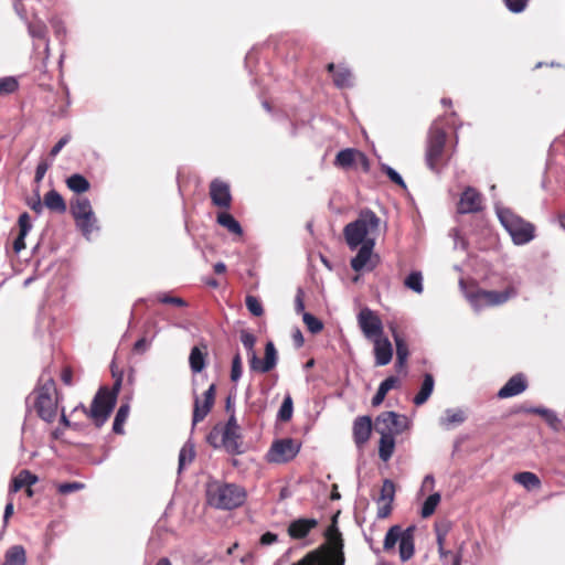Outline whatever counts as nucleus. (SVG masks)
<instances>
[{
	"instance_id": "nucleus-1",
	"label": "nucleus",
	"mask_w": 565,
	"mask_h": 565,
	"mask_svg": "<svg viewBox=\"0 0 565 565\" xmlns=\"http://www.w3.org/2000/svg\"><path fill=\"white\" fill-rule=\"evenodd\" d=\"M380 227L381 218L370 209L362 210L355 221L344 226L343 235L349 248L351 250L358 249L356 255L350 263L354 271H371L375 268L376 256L373 250Z\"/></svg>"
},
{
	"instance_id": "nucleus-2",
	"label": "nucleus",
	"mask_w": 565,
	"mask_h": 565,
	"mask_svg": "<svg viewBox=\"0 0 565 565\" xmlns=\"http://www.w3.org/2000/svg\"><path fill=\"white\" fill-rule=\"evenodd\" d=\"M246 495L245 489L235 483L213 481L206 487L207 503L220 510H233L243 505Z\"/></svg>"
},
{
	"instance_id": "nucleus-3",
	"label": "nucleus",
	"mask_w": 565,
	"mask_h": 565,
	"mask_svg": "<svg viewBox=\"0 0 565 565\" xmlns=\"http://www.w3.org/2000/svg\"><path fill=\"white\" fill-rule=\"evenodd\" d=\"M327 540L329 547L321 551H313L292 565H344L343 541L339 530L332 525L328 529Z\"/></svg>"
},
{
	"instance_id": "nucleus-4",
	"label": "nucleus",
	"mask_w": 565,
	"mask_h": 565,
	"mask_svg": "<svg viewBox=\"0 0 565 565\" xmlns=\"http://www.w3.org/2000/svg\"><path fill=\"white\" fill-rule=\"evenodd\" d=\"M120 387V380L114 385L113 391L107 387L98 390L92 402L90 408L88 409L85 405L79 404L74 411L81 409L86 416H88L96 426L100 427L108 419L113 408L117 401V394Z\"/></svg>"
},
{
	"instance_id": "nucleus-5",
	"label": "nucleus",
	"mask_w": 565,
	"mask_h": 565,
	"mask_svg": "<svg viewBox=\"0 0 565 565\" xmlns=\"http://www.w3.org/2000/svg\"><path fill=\"white\" fill-rule=\"evenodd\" d=\"M498 218L515 245H525L534 239L535 226L513 213L510 209L495 205Z\"/></svg>"
},
{
	"instance_id": "nucleus-6",
	"label": "nucleus",
	"mask_w": 565,
	"mask_h": 565,
	"mask_svg": "<svg viewBox=\"0 0 565 565\" xmlns=\"http://www.w3.org/2000/svg\"><path fill=\"white\" fill-rule=\"evenodd\" d=\"M415 525H411L405 530H402L399 525L391 526L384 537V551H391L395 547L396 543H399V557L403 562L408 561L415 552Z\"/></svg>"
},
{
	"instance_id": "nucleus-7",
	"label": "nucleus",
	"mask_w": 565,
	"mask_h": 565,
	"mask_svg": "<svg viewBox=\"0 0 565 565\" xmlns=\"http://www.w3.org/2000/svg\"><path fill=\"white\" fill-rule=\"evenodd\" d=\"M301 449V444L292 438L275 439L265 455V460L273 465H284L294 460Z\"/></svg>"
},
{
	"instance_id": "nucleus-8",
	"label": "nucleus",
	"mask_w": 565,
	"mask_h": 565,
	"mask_svg": "<svg viewBox=\"0 0 565 565\" xmlns=\"http://www.w3.org/2000/svg\"><path fill=\"white\" fill-rule=\"evenodd\" d=\"M218 435H222V445L228 454H242L243 452L239 426L237 424L234 411L232 412V414L224 427H222V428L214 427V429L209 435V441L211 444H213V440Z\"/></svg>"
},
{
	"instance_id": "nucleus-9",
	"label": "nucleus",
	"mask_w": 565,
	"mask_h": 565,
	"mask_svg": "<svg viewBox=\"0 0 565 565\" xmlns=\"http://www.w3.org/2000/svg\"><path fill=\"white\" fill-rule=\"evenodd\" d=\"M515 286H509L504 290H478L469 296V301L476 310L484 307L500 306L516 297Z\"/></svg>"
},
{
	"instance_id": "nucleus-10",
	"label": "nucleus",
	"mask_w": 565,
	"mask_h": 565,
	"mask_svg": "<svg viewBox=\"0 0 565 565\" xmlns=\"http://www.w3.org/2000/svg\"><path fill=\"white\" fill-rule=\"evenodd\" d=\"M55 387L53 381L35 392L34 408L41 419L46 423L54 422L57 413V402L54 398Z\"/></svg>"
},
{
	"instance_id": "nucleus-11",
	"label": "nucleus",
	"mask_w": 565,
	"mask_h": 565,
	"mask_svg": "<svg viewBox=\"0 0 565 565\" xmlns=\"http://www.w3.org/2000/svg\"><path fill=\"white\" fill-rule=\"evenodd\" d=\"M446 143V132L435 121L429 130L427 149H426V163L431 171H438V166L441 161Z\"/></svg>"
},
{
	"instance_id": "nucleus-12",
	"label": "nucleus",
	"mask_w": 565,
	"mask_h": 565,
	"mask_svg": "<svg viewBox=\"0 0 565 565\" xmlns=\"http://www.w3.org/2000/svg\"><path fill=\"white\" fill-rule=\"evenodd\" d=\"M408 427V419L405 415L395 412H383L375 419V431L380 435L388 434L396 436Z\"/></svg>"
},
{
	"instance_id": "nucleus-13",
	"label": "nucleus",
	"mask_w": 565,
	"mask_h": 565,
	"mask_svg": "<svg viewBox=\"0 0 565 565\" xmlns=\"http://www.w3.org/2000/svg\"><path fill=\"white\" fill-rule=\"evenodd\" d=\"M359 327L365 338L374 340L383 335V324L379 316L369 308H363L358 315Z\"/></svg>"
},
{
	"instance_id": "nucleus-14",
	"label": "nucleus",
	"mask_w": 565,
	"mask_h": 565,
	"mask_svg": "<svg viewBox=\"0 0 565 565\" xmlns=\"http://www.w3.org/2000/svg\"><path fill=\"white\" fill-rule=\"evenodd\" d=\"M481 194L471 186L466 188L458 202L457 210L460 214L476 213L482 209Z\"/></svg>"
},
{
	"instance_id": "nucleus-15",
	"label": "nucleus",
	"mask_w": 565,
	"mask_h": 565,
	"mask_svg": "<svg viewBox=\"0 0 565 565\" xmlns=\"http://www.w3.org/2000/svg\"><path fill=\"white\" fill-rule=\"evenodd\" d=\"M250 369L260 373H267L271 371L277 364V351L273 342H267L265 347V358L259 360L255 352L250 356Z\"/></svg>"
},
{
	"instance_id": "nucleus-16",
	"label": "nucleus",
	"mask_w": 565,
	"mask_h": 565,
	"mask_svg": "<svg viewBox=\"0 0 565 565\" xmlns=\"http://www.w3.org/2000/svg\"><path fill=\"white\" fill-rule=\"evenodd\" d=\"M210 196L214 205L230 209L232 195L228 183L220 179H214L210 184Z\"/></svg>"
},
{
	"instance_id": "nucleus-17",
	"label": "nucleus",
	"mask_w": 565,
	"mask_h": 565,
	"mask_svg": "<svg viewBox=\"0 0 565 565\" xmlns=\"http://www.w3.org/2000/svg\"><path fill=\"white\" fill-rule=\"evenodd\" d=\"M215 399V385L212 384L204 393L203 401H200L199 397L195 398L194 409H193V425H196L199 422L203 420L206 415L210 413Z\"/></svg>"
},
{
	"instance_id": "nucleus-18",
	"label": "nucleus",
	"mask_w": 565,
	"mask_h": 565,
	"mask_svg": "<svg viewBox=\"0 0 565 565\" xmlns=\"http://www.w3.org/2000/svg\"><path fill=\"white\" fill-rule=\"evenodd\" d=\"M374 343V356L375 365L384 366L387 365L393 358V347L391 341L385 337H377L372 340Z\"/></svg>"
},
{
	"instance_id": "nucleus-19",
	"label": "nucleus",
	"mask_w": 565,
	"mask_h": 565,
	"mask_svg": "<svg viewBox=\"0 0 565 565\" xmlns=\"http://www.w3.org/2000/svg\"><path fill=\"white\" fill-rule=\"evenodd\" d=\"M372 420L370 416H360L353 423V439L359 448H362L370 439Z\"/></svg>"
},
{
	"instance_id": "nucleus-20",
	"label": "nucleus",
	"mask_w": 565,
	"mask_h": 565,
	"mask_svg": "<svg viewBox=\"0 0 565 565\" xmlns=\"http://www.w3.org/2000/svg\"><path fill=\"white\" fill-rule=\"evenodd\" d=\"M317 525L318 521L316 519L300 518L290 522L288 534L295 540L305 539Z\"/></svg>"
},
{
	"instance_id": "nucleus-21",
	"label": "nucleus",
	"mask_w": 565,
	"mask_h": 565,
	"mask_svg": "<svg viewBox=\"0 0 565 565\" xmlns=\"http://www.w3.org/2000/svg\"><path fill=\"white\" fill-rule=\"evenodd\" d=\"M526 390V381L522 374L512 376L498 392L500 398H508L521 394Z\"/></svg>"
},
{
	"instance_id": "nucleus-22",
	"label": "nucleus",
	"mask_w": 565,
	"mask_h": 565,
	"mask_svg": "<svg viewBox=\"0 0 565 565\" xmlns=\"http://www.w3.org/2000/svg\"><path fill=\"white\" fill-rule=\"evenodd\" d=\"M467 419L466 412L461 408H447L444 415L439 418V425L444 429H452L461 425Z\"/></svg>"
},
{
	"instance_id": "nucleus-23",
	"label": "nucleus",
	"mask_w": 565,
	"mask_h": 565,
	"mask_svg": "<svg viewBox=\"0 0 565 565\" xmlns=\"http://www.w3.org/2000/svg\"><path fill=\"white\" fill-rule=\"evenodd\" d=\"M328 71L333 73V83L339 88L351 87L353 85V75L351 71L344 66L335 68L333 63L328 65Z\"/></svg>"
},
{
	"instance_id": "nucleus-24",
	"label": "nucleus",
	"mask_w": 565,
	"mask_h": 565,
	"mask_svg": "<svg viewBox=\"0 0 565 565\" xmlns=\"http://www.w3.org/2000/svg\"><path fill=\"white\" fill-rule=\"evenodd\" d=\"M391 331L396 347V365L403 367L409 355L408 345L395 327L392 326Z\"/></svg>"
},
{
	"instance_id": "nucleus-25",
	"label": "nucleus",
	"mask_w": 565,
	"mask_h": 565,
	"mask_svg": "<svg viewBox=\"0 0 565 565\" xmlns=\"http://www.w3.org/2000/svg\"><path fill=\"white\" fill-rule=\"evenodd\" d=\"M36 482L38 477L35 475L28 470H22L17 477L13 478L9 488V494L18 492L23 487H31Z\"/></svg>"
},
{
	"instance_id": "nucleus-26",
	"label": "nucleus",
	"mask_w": 565,
	"mask_h": 565,
	"mask_svg": "<svg viewBox=\"0 0 565 565\" xmlns=\"http://www.w3.org/2000/svg\"><path fill=\"white\" fill-rule=\"evenodd\" d=\"M360 158L362 159L363 161L365 160V157L362 152L355 150V149H351V148H347V149H343L341 151L338 152L337 157H335V164L338 167H341V168H350L356 158Z\"/></svg>"
},
{
	"instance_id": "nucleus-27",
	"label": "nucleus",
	"mask_w": 565,
	"mask_h": 565,
	"mask_svg": "<svg viewBox=\"0 0 565 565\" xmlns=\"http://www.w3.org/2000/svg\"><path fill=\"white\" fill-rule=\"evenodd\" d=\"M26 553L22 545L11 546L4 555L3 565H25Z\"/></svg>"
},
{
	"instance_id": "nucleus-28",
	"label": "nucleus",
	"mask_w": 565,
	"mask_h": 565,
	"mask_svg": "<svg viewBox=\"0 0 565 565\" xmlns=\"http://www.w3.org/2000/svg\"><path fill=\"white\" fill-rule=\"evenodd\" d=\"M435 381L431 374H425L418 394L414 397V404L419 406L427 402L434 391Z\"/></svg>"
},
{
	"instance_id": "nucleus-29",
	"label": "nucleus",
	"mask_w": 565,
	"mask_h": 565,
	"mask_svg": "<svg viewBox=\"0 0 565 565\" xmlns=\"http://www.w3.org/2000/svg\"><path fill=\"white\" fill-rule=\"evenodd\" d=\"M398 384V379L395 376H388L385 379L379 386L376 394L372 398V405L374 407L380 406L388 391L396 387Z\"/></svg>"
},
{
	"instance_id": "nucleus-30",
	"label": "nucleus",
	"mask_w": 565,
	"mask_h": 565,
	"mask_svg": "<svg viewBox=\"0 0 565 565\" xmlns=\"http://www.w3.org/2000/svg\"><path fill=\"white\" fill-rule=\"evenodd\" d=\"M44 205L51 211L57 213H64L66 211V204L64 199L55 190H51L44 195Z\"/></svg>"
},
{
	"instance_id": "nucleus-31",
	"label": "nucleus",
	"mask_w": 565,
	"mask_h": 565,
	"mask_svg": "<svg viewBox=\"0 0 565 565\" xmlns=\"http://www.w3.org/2000/svg\"><path fill=\"white\" fill-rule=\"evenodd\" d=\"M395 449V436L388 434L381 435L379 456L383 461H388Z\"/></svg>"
},
{
	"instance_id": "nucleus-32",
	"label": "nucleus",
	"mask_w": 565,
	"mask_h": 565,
	"mask_svg": "<svg viewBox=\"0 0 565 565\" xmlns=\"http://www.w3.org/2000/svg\"><path fill=\"white\" fill-rule=\"evenodd\" d=\"M513 479L515 482H518L529 491L541 487L540 478L535 473L530 471L515 473Z\"/></svg>"
},
{
	"instance_id": "nucleus-33",
	"label": "nucleus",
	"mask_w": 565,
	"mask_h": 565,
	"mask_svg": "<svg viewBox=\"0 0 565 565\" xmlns=\"http://www.w3.org/2000/svg\"><path fill=\"white\" fill-rule=\"evenodd\" d=\"M92 211H93V209H92L90 202L86 198H78L71 205V212H72L74 220H76L81 216L90 215Z\"/></svg>"
},
{
	"instance_id": "nucleus-34",
	"label": "nucleus",
	"mask_w": 565,
	"mask_h": 565,
	"mask_svg": "<svg viewBox=\"0 0 565 565\" xmlns=\"http://www.w3.org/2000/svg\"><path fill=\"white\" fill-rule=\"evenodd\" d=\"M75 222L86 238H89L90 234L95 230H97V225H96L97 220H96L93 211H92L90 215L81 216V217L76 218Z\"/></svg>"
},
{
	"instance_id": "nucleus-35",
	"label": "nucleus",
	"mask_w": 565,
	"mask_h": 565,
	"mask_svg": "<svg viewBox=\"0 0 565 565\" xmlns=\"http://www.w3.org/2000/svg\"><path fill=\"white\" fill-rule=\"evenodd\" d=\"M217 223L227 228L231 233L242 235L243 230L241 224L230 213H220L217 215Z\"/></svg>"
},
{
	"instance_id": "nucleus-36",
	"label": "nucleus",
	"mask_w": 565,
	"mask_h": 565,
	"mask_svg": "<svg viewBox=\"0 0 565 565\" xmlns=\"http://www.w3.org/2000/svg\"><path fill=\"white\" fill-rule=\"evenodd\" d=\"M66 184L75 193H84L89 189V182L82 174H72L67 178Z\"/></svg>"
},
{
	"instance_id": "nucleus-37",
	"label": "nucleus",
	"mask_w": 565,
	"mask_h": 565,
	"mask_svg": "<svg viewBox=\"0 0 565 565\" xmlns=\"http://www.w3.org/2000/svg\"><path fill=\"white\" fill-rule=\"evenodd\" d=\"M440 500H441V495L439 492H434L430 495H428L426 498V500L424 501L422 510H420L422 518L427 519L430 515H433L436 508L440 503Z\"/></svg>"
},
{
	"instance_id": "nucleus-38",
	"label": "nucleus",
	"mask_w": 565,
	"mask_h": 565,
	"mask_svg": "<svg viewBox=\"0 0 565 565\" xmlns=\"http://www.w3.org/2000/svg\"><path fill=\"white\" fill-rule=\"evenodd\" d=\"M530 412L542 416L553 429H557L561 424V419L558 418L557 414L552 409L534 407L531 408Z\"/></svg>"
},
{
	"instance_id": "nucleus-39",
	"label": "nucleus",
	"mask_w": 565,
	"mask_h": 565,
	"mask_svg": "<svg viewBox=\"0 0 565 565\" xmlns=\"http://www.w3.org/2000/svg\"><path fill=\"white\" fill-rule=\"evenodd\" d=\"M190 367L194 373H200L205 366V358L204 353L198 348L194 347L191 350L189 356Z\"/></svg>"
},
{
	"instance_id": "nucleus-40",
	"label": "nucleus",
	"mask_w": 565,
	"mask_h": 565,
	"mask_svg": "<svg viewBox=\"0 0 565 565\" xmlns=\"http://www.w3.org/2000/svg\"><path fill=\"white\" fill-rule=\"evenodd\" d=\"M406 288L420 295L424 291L423 275L420 271H412L404 280Z\"/></svg>"
},
{
	"instance_id": "nucleus-41",
	"label": "nucleus",
	"mask_w": 565,
	"mask_h": 565,
	"mask_svg": "<svg viewBox=\"0 0 565 565\" xmlns=\"http://www.w3.org/2000/svg\"><path fill=\"white\" fill-rule=\"evenodd\" d=\"M195 451L194 446L190 441L184 444L179 454V472L185 468L186 465L191 463L194 459Z\"/></svg>"
},
{
	"instance_id": "nucleus-42",
	"label": "nucleus",
	"mask_w": 565,
	"mask_h": 565,
	"mask_svg": "<svg viewBox=\"0 0 565 565\" xmlns=\"http://www.w3.org/2000/svg\"><path fill=\"white\" fill-rule=\"evenodd\" d=\"M46 32V25L41 21L29 24V33L32 38L45 40V53L49 55L50 46Z\"/></svg>"
},
{
	"instance_id": "nucleus-43",
	"label": "nucleus",
	"mask_w": 565,
	"mask_h": 565,
	"mask_svg": "<svg viewBox=\"0 0 565 565\" xmlns=\"http://www.w3.org/2000/svg\"><path fill=\"white\" fill-rule=\"evenodd\" d=\"M129 415V405L128 404H124L119 407V409L117 411V414L115 416V419H114V424H113V430L116 433V434H122L124 433V424L127 419Z\"/></svg>"
},
{
	"instance_id": "nucleus-44",
	"label": "nucleus",
	"mask_w": 565,
	"mask_h": 565,
	"mask_svg": "<svg viewBox=\"0 0 565 565\" xmlns=\"http://www.w3.org/2000/svg\"><path fill=\"white\" fill-rule=\"evenodd\" d=\"M395 497V484L393 481L386 479L383 482L381 489V495L379 498V503L381 502H393Z\"/></svg>"
},
{
	"instance_id": "nucleus-45",
	"label": "nucleus",
	"mask_w": 565,
	"mask_h": 565,
	"mask_svg": "<svg viewBox=\"0 0 565 565\" xmlns=\"http://www.w3.org/2000/svg\"><path fill=\"white\" fill-rule=\"evenodd\" d=\"M302 321L307 329L313 334L319 333L323 329V323L309 312H303Z\"/></svg>"
},
{
	"instance_id": "nucleus-46",
	"label": "nucleus",
	"mask_w": 565,
	"mask_h": 565,
	"mask_svg": "<svg viewBox=\"0 0 565 565\" xmlns=\"http://www.w3.org/2000/svg\"><path fill=\"white\" fill-rule=\"evenodd\" d=\"M18 88V82L14 77L8 76L0 78V96L13 93Z\"/></svg>"
},
{
	"instance_id": "nucleus-47",
	"label": "nucleus",
	"mask_w": 565,
	"mask_h": 565,
	"mask_svg": "<svg viewBox=\"0 0 565 565\" xmlns=\"http://www.w3.org/2000/svg\"><path fill=\"white\" fill-rule=\"evenodd\" d=\"M292 416V401L290 396H287L280 405L278 411V418L282 422H287Z\"/></svg>"
},
{
	"instance_id": "nucleus-48",
	"label": "nucleus",
	"mask_w": 565,
	"mask_h": 565,
	"mask_svg": "<svg viewBox=\"0 0 565 565\" xmlns=\"http://www.w3.org/2000/svg\"><path fill=\"white\" fill-rule=\"evenodd\" d=\"M239 338H241L242 344L248 351L249 358H250L253 355V352H255L254 351V345L256 343L255 335L246 330H242Z\"/></svg>"
},
{
	"instance_id": "nucleus-49",
	"label": "nucleus",
	"mask_w": 565,
	"mask_h": 565,
	"mask_svg": "<svg viewBox=\"0 0 565 565\" xmlns=\"http://www.w3.org/2000/svg\"><path fill=\"white\" fill-rule=\"evenodd\" d=\"M246 307L249 310V312L256 317H259L263 315V306L259 302V300L254 296H247L246 297Z\"/></svg>"
},
{
	"instance_id": "nucleus-50",
	"label": "nucleus",
	"mask_w": 565,
	"mask_h": 565,
	"mask_svg": "<svg viewBox=\"0 0 565 565\" xmlns=\"http://www.w3.org/2000/svg\"><path fill=\"white\" fill-rule=\"evenodd\" d=\"M84 488H85V484L82 482H66V483L58 484L57 491L61 494H70L72 492L79 491Z\"/></svg>"
},
{
	"instance_id": "nucleus-51",
	"label": "nucleus",
	"mask_w": 565,
	"mask_h": 565,
	"mask_svg": "<svg viewBox=\"0 0 565 565\" xmlns=\"http://www.w3.org/2000/svg\"><path fill=\"white\" fill-rule=\"evenodd\" d=\"M242 376V359L236 354L232 361L231 380L237 382Z\"/></svg>"
},
{
	"instance_id": "nucleus-52",
	"label": "nucleus",
	"mask_w": 565,
	"mask_h": 565,
	"mask_svg": "<svg viewBox=\"0 0 565 565\" xmlns=\"http://www.w3.org/2000/svg\"><path fill=\"white\" fill-rule=\"evenodd\" d=\"M18 224H19L20 233H22V236H26L28 233L30 232V230L32 228L30 215L26 212L22 213L19 216Z\"/></svg>"
},
{
	"instance_id": "nucleus-53",
	"label": "nucleus",
	"mask_w": 565,
	"mask_h": 565,
	"mask_svg": "<svg viewBox=\"0 0 565 565\" xmlns=\"http://www.w3.org/2000/svg\"><path fill=\"white\" fill-rule=\"evenodd\" d=\"M529 0H505V4L511 12L520 13L525 10Z\"/></svg>"
},
{
	"instance_id": "nucleus-54",
	"label": "nucleus",
	"mask_w": 565,
	"mask_h": 565,
	"mask_svg": "<svg viewBox=\"0 0 565 565\" xmlns=\"http://www.w3.org/2000/svg\"><path fill=\"white\" fill-rule=\"evenodd\" d=\"M383 171L386 173V175L390 178V180L403 188H405V183H404V180L403 178L399 175V173L397 171H395L392 167L390 166H383Z\"/></svg>"
},
{
	"instance_id": "nucleus-55",
	"label": "nucleus",
	"mask_w": 565,
	"mask_h": 565,
	"mask_svg": "<svg viewBox=\"0 0 565 565\" xmlns=\"http://www.w3.org/2000/svg\"><path fill=\"white\" fill-rule=\"evenodd\" d=\"M51 163L46 160H42L39 162L36 170H35V181L40 182L44 178L45 173L50 169Z\"/></svg>"
},
{
	"instance_id": "nucleus-56",
	"label": "nucleus",
	"mask_w": 565,
	"mask_h": 565,
	"mask_svg": "<svg viewBox=\"0 0 565 565\" xmlns=\"http://www.w3.org/2000/svg\"><path fill=\"white\" fill-rule=\"evenodd\" d=\"M303 290L299 288L296 294L295 298V310L297 313H301L303 316L305 311V302H303Z\"/></svg>"
},
{
	"instance_id": "nucleus-57",
	"label": "nucleus",
	"mask_w": 565,
	"mask_h": 565,
	"mask_svg": "<svg viewBox=\"0 0 565 565\" xmlns=\"http://www.w3.org/2000/svg\"><path fill=\"white\" fill-rule=\"evenodd\" d=\"M159 301L162 302V303H170V305H174V306H179V307H185L186 306V302L182 298L172 297V296H168V295L161 296L159 298Z\"/></svg>"
},
{
	"instance_id": "nucleus-58",
	"label": "nucleus",
	"mask_w": 565,
	"mask_h": 565,
	"mask_svg": "<svg viewBox=\"0 0 565 565\" xmlns=\"http://www.w3.org/2000/svg\"><path fill=\"white\" fill-rule=\"evenodd\" d=\"M392 503L393 502H381L379 503V509H377V518L379 519H385L387 518L391 512H392Z\"/></svg>"
},
{
	"instance_id": "nucleus-59",
	"label": "nucleus",
	"mask_w": 565,
	"mask_h": 565,
	"mask_svg": "<svg viewBox=\"0 0 565 565\" xmlns=\"http://www.w3.org/2000/svg\"><path fill=\"white\" fill-rule=\"evenodd\" d=\"M71 140V136L66 135L62 137L57 143L51 149L50 156L55 157L60 153V151L63 149V147Z\"/></svg>"
},
{
	"instance_id": "nucleus-60",
	"label": "nucleus",
	"mask_w": 565,
	"mask_h": 565,
	"mask_svg": "<svg viewBox=\"0 0 565 565\" xmlns=\"http://www.w3.org/2000/svg\"><path fill=\"white\" fill-rule=\"evenodd\" d=\"M434 487H435L434 477L431 475H427L422 482L420 492L430 491L434 489Z\"/></svg>"
},
{
	"instance_id": "nucleus-61",
	"label": "nucleus",
	"mask_w": 565,
	"mask_h": 565,
	"mask_svg": "<svg viewBox=\"0 0 565 565\" xmlns=\"http://www.w3.org/2000/svg\"><path fill=\"white\" fill-rule=\"evenodd\" d=\"M149 345L150 343L146 340V338H141L135 343L134 350L138 353H143L148 350Z\"/></svg>"
},
{
	"instance_id": "nucleus-62",
	"label": "nucleus",
	"mask_w": 565,
	"mask_h": 565,
	"mask_svg": "<svg viewBox=\"0 0 565 565\" xmlns=\"http://www.w3.org/2000/svg\"><path fill=\"white\" fill-rule=\"evenodd\" d=\"M277 540H278V537L275 533L266 532L262 535L260 543L263 545H270V544L277 542Z\"/></svg>"
},
{
	"instance_id": "nucleus-63",
	"label": "nucleus",
	"mask_w": 565,
	"mask_h": 565,
	"mask_svg": "<svg viewBox=\"0 0 565 565\" xmlns=\"http://www.w3.org/2000/svg\"><path fill=\"white\" fill-rule=\"evenodd\" d=\"M25 236H22V233H19L18 237L13 242V249L15 253H20L25 248Z\"/></svg>"
},
{
	"instance_id": "nucleus-64",
	"label": "nucleus",
	"mask_w": 565,
	"mask_h": 565,
	"mask_svg": "<svg viewBox=\"0 0 565 565\" xmlns=\"http://www.w3.org/2000/svg\"><path fill=\"white\" fill-rule=\"evenodd\" d=\"M51 24L56 33V35H61V34H64L65 33V26L63 24V22L58 19H53L51 21Z\"/></svg>"
}]
</instances>
